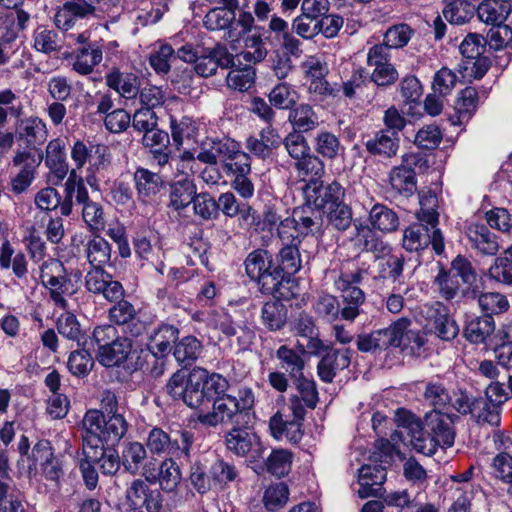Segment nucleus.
Returning a JSON list of instances; mask_svg holds the SVG:
<instances>
[{
	"mask_svg": "<svg viewBox=\"0 0 512 512\" xmlns=\"http://www.w3.org/2000/svg\"><path fill=\"white\" fill-rule=\"evenodd\" d=\"M100 410H88L82 420V440L99 438V444L115 446L128 432L129 423L124 407L119 405L118 397L110 390L101 395Z\"/></svg>",
	"mask_w": 512,
	"mask_h": 512,
	"instance_id": "1",
	"label": "nucleus"
},
{
	"mask_svg": "<svg viewBox=\"0 0 512 512\" xmlns=\"http://www.w3.org/2000/svg\"><path fill=\"white\" fill-rule=\"evenodd\" d=\"M254 394L251 389L238 391V396L228 395L214 401L212 411L199 413L197 420L206 427L217 425H249L252 422Z\"/></svg>",
	"mask_w": 512,
	"mask_h": 512,
	"instance_id": "2",
	"label": "nucleus"
},
{
	"mask_svg": "<svg viewBox=\"0 0 512 512\" xmlns=\"http://www.w3.org/2000/svg\"><path fill=\"white\" fill-rule=\"evenodd\" d=\"M193 442L194 435L188 430L169 434L155 427L150 430L146 445L152 454H165L168 458H177L180 464H184L190 462Z\"/></svg>",
	"mask_w": 512,
	"mask_h": 512,
	"instance_id": "3",
	"label": "nucleus"
},
{
	"mask_svg": "<svg viewBox=\"0 0 512 512\" xmlns=\"http://www.w3.org/2000/svg\"><path fill=\"white\" fill-rule=\"evenodd\" d=\"M324 213L325 211H321L305 201V204L293 210L291 218L287 217L282 222V228L279 230L280 239L285 243L289 242L290 238L299 239V236L320 233Z\"/></svg>",
	"mask_w": 512,
	"mask_h": 512,
	"instance_id": "4",
	"label": "nucleus"
},
{
	"mask_svg": "<svg viewBox=\"0 0 512 512\" xmlns=\"http://www.w3.org/2000/svg\"><path fill=\"white\" fill-rule=\"evenodd\" d=\"M410 324L408 318H400L387 328L359 334L356 339L357 349L364 353H377L390 346L400 347L405 343L407 327Z\"/></svg>",
	"mask_w": 512,
	"mask_h": 512,
	"instance_id": "5",
	"label": "nucleus"
},
{
	"mask_svg": "<svg viewBox=\"0 0 512 512\" xmlns=\"http://www.w3.org/2000/svg\"><path fill=\"white\" fill-rule=\"evenodd\" d=\"M403 247L407 251L417 252L432 244L436 254L444 251V239L440 229L432 228L425 222L414 223L404 230Z\"/></svg>",
	"mask_w": 512,
	"mask_h": 512,
	"instance_id": "6",
	"label": "nucleus"
},
{
	"mask_svg": "<svg viewBox=\"0 0 512 512\" xmlns=\"http://www.w3.org/2000/svg\"><path fill=\"white\" fill-rule=\"evenodd\" d=\"M305 201L321 211L333 208L343 201L344 189L340 183L333 181H310L304 187Z\"/></svg>",
	"mask_w": 512,
	"mask_h": 512,
	"instance_id": "7",
	"label": "nucleus"
},
{
	"mask_svg": "<svg viewBox=\"0 0 512 512\" xmlns=\"http://www.w3.org/2000/svg\"><path fill=\"white\" fill-rule=\"evenodd\" d=\"M42 155L32 150H19L12 159L14 167L20 170L11 180V189L14 193L20 194L24 192L33 182L35 172L41 164Z\"/></svg>",
	"mask_w": 512,
	"mask_h": 512,
	"instance_id": "8",
	"label": "nucleus"
},
{
	"mask_svg": "<svg viewBox=\"0 0 512 512\" xmlns=\"http://www.w3.org/2000/svg\"><path fill=\"white\" fill-rule=\"evenodd\" d=\"M82 454L91 460H95L103 475H115L122 464L117 450L113 446L104 447L103 444H99V438L97 437L83 441Z\"/></svg>",
	"mask_w": 512,
	"mask_h": 512,
	"instance_id": "9",
	"label": "nucleus"
},
{
	"mask_svg": "<svg viewBox=\"0 0 512 512\" xmlns=\"http://www.w3.org/2000/svg\"><path fill=\"white\" fill-rule=\"evenodd\" d=\"M87 290L94 294H102L110 301H116L124 296V289L119 281L113 280L112 276L103 268L93 267L85 276Z\"/></svg>",
	"mask_w": 512,
	"mask_h": 512,
	"instance_id": "10",
	"label": "nucleus"
},
{
	"mask_svg": "<svg viewBox=\"0 0 512 512\" xmlns=\"http://www.w3.org/2000/svg\"><path fill=\"white\" fill-rule=\"evenodd\" d=\"M423 429L440 443V448L451 447L454 444L455 431L453 419L449 414L442 413L440 410L426 413Z\"/></svg>",
	"mask_w": 512,
	"mask_h": 512,
	"instance_id": "11",
	"label": "nucleus"
},
{
	"mask_svg": "<svg viewBox=\"0 0 512 512\" xmlns=\"http://www.w3.org/2000/svg\"><path fill=\"white\" fill-rule=\"evenodd\" d=\"M94 11L95 7L92 1L69 0L58 9L54 22L59 29L68 31L76 27L84 18L93 15Z\"/></svg>",
	"mask_w": 512,
	"mask_h": 512,
	"instance_id": "12",
	"label": "nucleus"
},
{
	"mask_svg": "<svg viewBox=\"0 0 512 512\" xmlns=\"http://www.w3.org/2000/svg\"><path fill=\"white\" fill-rule=\"evenodd\" d=\"M177 461V458H166L160 463L158 473L145 467L142 475L149 483L157 482L163 492L173 493L177 490L182 480L181 470Z\"/></svg>",
	"mask_w": 512,
	"mask_h": 512,
	"instance_id": "13",
	"label": "nucleus"
},
{
	"mask_svg": "<svg viewBox=\"0 0 512 512\" xmlns=\"http://www.w3.org/2000/svg\"><path fill=\"white\" fill-rule=\"evenodd\" d=\"M32 457L35 462H39L42 474L47 480L57 484L63 477L62 462L54 455L48 440H40L35 444L32 449Z\"/></svg>",
	"mask_w": 512,
	"mask_h": 512,
	"instance_id": "14",
	"label": "nucleus"
},
{
	"mask_svg": "<svg viewBox=\"0 0 512 512\" xmlns=\"http://www.w3.org/2000/svg\"><path fill=\"white\" fill-rule=\"evenodd\" d=\"M334 285L340 292L344 304L341 309V319L353 322L360 315V307L365 302L364 291L358 286H352L344 278H336Z\"/></svg>",
	"mask_w": 512,
	"mask_h": 512,
	"instance_id": "15",
	"label": "nucleus"
},
{
	"mask_svg": "<svg viewBox=\"0 0 512 512\" xmlns=\"http://www.w3.org/2000/svg\"><path fill=\"white\" fill-rule=\"evenodd\" d=\"M427 320L434 333L442 340H453L459 332L455 320L449 315V309L441 302H435L426 310Z\"/></svg>",
	"mask_w": 512,
	"mask_h": 512,
	"instance_id": "16",
	"label": "nucleus"
},
{
	"mask_svg": "<svg viewBox=\"0 0 512 512\" xmlns=\"http://www.w3.org/2000/svg\"><path fill=\"white\" fill-rule=\"evenodd\" d=\"M353 351L350 348L332 349L327 348L317 365L319 378L326 383H331L338 370H343L350 365Z\"/></svg>",
	"mask_w": 512,
	"mask_h": 512,
	"instance_id": "17",
	"label": "nucleus"
},
{
	"mask_svg": "<svg viewBox=\"0 0 512 512\" xmlns=\"http://www.w3.org/2000/svg\"><path fill=\"white\" fill-rule=\"evenodd\" d=\"M218 329L227 337H235L239 350L247 349L254 338V331L241 319V315L235 317L223 314L217 321Z\"/></svg>",
	"mask_w": 512,
	"mask_h": 512,
	"instance_id": "18",
	"label": "nucleus"
},
{
	"mask_svg": "<svg viewBox=\"0 0 512 512\" xmlns=\"http://www.w3.org/2000/svg\"><path fill=\"white\" fill-rule=\"evenodd\" d=\"M78 199L84 223L92 234H99L106 226V215L102 204L92 200L88 191L78 193Z\"/></svg>",
	"mask_w": 512,
	"mask_h": 512,
	"instance_id": "19",
	"label": "nucleus"
},
{
	"mask_svg": "<svg viewBox=\"0 0 512 512\" xmlns=\"http://www.w3.org/2000/svg\"><path fill=\"white\" fill-rule=\"evenodd\" d=\"M247 427L248 425H236L225 434L227 449L237 456L247 455L254 447L260 448L259 437L247 431Z\"/></svg>",
	"mask_w": 512,
	"mask_h": 512,
	"instance_id": "20",
	"label": "nucleus"
},
{
	"mask_svg": "<svg viewBox=\"0 0 512 512\" xmlns=\"http://www.w3.org/2000/svg\"><path fill=\"white\" fill-rule=\"evenodd\" d=\"M106 85L126 100L134 99L140 88V79L134 73L122 72L113 68L105 76Z\"/></svg>",
	"mask_w": 512,
	"mask_h": 512,
	"instance_id": "21",
	"label": "nucleus"
},
{
	"mask_svg": "<svg viewBox=\"0 0 512 512\" xmlns=\"http://www.w3.org/2000/svg\"><path fill=\"white\" fill-rule=\"evenodd\" d=\"M400 146V136L390 131L379 130L365 143L369 154L382 158L396 156Z\"/></svg>",
	"mask_w": 512,
	"mask_h": 512,
	"instance_id": "22",
	"label": "nucleus"
},
{
	"mask_svg": "<svg viewBox=\"0 0 512 512\" xmlns=\"http://www.w3.org/2000/svg\"><path fill=\"white\" fill-rule=\"evenodd\" d=\"M511 12V0H483L477 7L479 20L487 25L503 24Z\"/></svg>",
	"mask_w": 512,
	"mask_h": 512,
	"instance_id": "23",
	"label": "nucleus"
},
{
	"mask_svg": "<svg viewBox=\"0 0 512 512\" xmlns=\"http://www.w3.org/2000/svg\"><path fill=\"white\" fill-rule=\"evenodd\" d=\"M19 140L26 143L27 149L37 153L36 146L41 145L47 138L46 124L37 117L22 120L17 127Z\"/></svg>",
	"mask_w": 512,
	"mask_h": 512,
	"instance_id": "24",
	"label": "nucleus"
},
{
	"mask_svg": "<svg viewBox=\"0 0 512 512\" xmlns=\"http://www.w3.org/2000/svg\"><path fill=\"white\" fill-rule=\"evenodd\" d=\"M222 6L212 8L204 17V26L212 31L229 28L235 20L238 0H221Z\"/></svg>",
	"mask_w": 512,
	"mask_h": 512,
	"instance_id": "25",
	"label": "nucleus"
},
{
	"mask_svg": "<svg viewBox=\"0 0 512 512\" xmlns=\"http://www.w3.org/2000/svg\"><path fill=\"white\" fill-rule=\"evenodd\" d=\"M138 197L141 201L152 200L163 187L162 177L146 168L138 167L133 175Z\"/></svg>",
	"mask_w": 512,
	"mask_h": 512,
	"instance_id": "26",
	"label": "nucleus"
},
{
	"mask_svg": "<svg viewBox=\"0 0 512 512\" xmlns=\"http://www.w3.org/2000/svg\"><path fill=\"white\" fill-rule=\"evenodd\" d=\"M471 246L483 255L494 256L499 251L497 236L485 225H471L466 231Z\"/></svg>",
	"mask_w": 512,
	"mask_h": 512,
	"instance_id": "27",
	"label": "nucleus"
},
{
	"mask_svg": "<svg viewBox=\"0 0 512 512\" xmlns=\"http://www.w3.org/2000/svg\"><path fill=\"white\" fill-rule=\"evenodd\" d=\"M179 331L172 325L163 324L149 336L148 350L156 358H162L171 351V343L178 338Z\"/></svg>",
	"mask_w": 512,
	"mask_h": 512,
	"instance_id": "28",
	"label": "nucleus"
},
{
	"mask_svg": "<svg viewBox=\"0 0 512 512\" xmlns=\"http://www.w3.org/2000/svg\"><path fill=\"white\" fill-rule=\"evenodd\" d=\"M355 244L361 251L371 252L376 258L387 255L390 251L389 246L382 238L369 226H356Z\"/></svg>",
	"mask_w": 512,
	"mask_h": 512,
	"instance_id": "29",
	"label": "nucleus"
},
{
	"mask_svg": "<svg viewBox=\"0 0 512 512\" xmlns=\"http://www.w3.org/2000/svg\"><path fill=\"white\" fill-rule=\"evenodd\" d=\"M132 349V341L127 337L119 336L115 342L98 351V361L106 367L122 364L128 358Z\"/></svg>",
	"mask_w": 512,
	"mask_h": 512,
	"instance_id": "30",
	"label": "nucleus"
},
{
	"mask_svg": "<svg viewBox=\"0 0 512 512\" xmlns=\"http://www.w3.org/2000/svg\"><path fill=\"white\" fill-rule=\"evenodd\" d=\"M204 376V369H193L188 375V382L186 383L185 390L180 400L191 408L197 409L207 404L202 386Z\"/></svg>",
	"mask_w": 512,
	"mask_h": 512,
	"instance_id": "31",
	"label": "nucleus"
},
{
	"mask_svg": "<svg viewBox=\"0 0 512 512\" xmlns=\"http://www.w3.org/2000/svg\"><path fill=\"white\" fill-rule=\"evenodd\" d=\"M389 183L394 193L403 198H409L417 189L415 170L401 166L394 167L389 173Z\"/></svg>",
	"mask_w": 512,
	"mask_h": 512,
	"instance_id": "32",
	"label": "nucleus"
},
{
	"mask_svg": "<svg viewBox=\"0 0 512 512\" xmlns=\"http://www.w3.org/2000/svg\"><path fill=\"white\" fill-rule=\"evenodd\" d=\"M196 194V185L188 178L174 181L169 188V207L180 211L188 207Z\"/></svg>",
	"mask_w": 512,
	"mask_h": 512,
	"instance_id": "33",
	"label": "nucleus"
},
{
	"mask_svg": "<svg viewBox=\"0 0 512 512\" xmlns=\"http://www.w3.org/2000/svg\"><path fill=\"white\" fill-rule=\"evenodd\" d=\"M302 421H297V419L283 418V415L277 412L273 415L269 422V427L272 432V435L275 438H282L285 436L289 441L293 443H297L302 438Z\"/></svg>",
	"mask_w": 512,
	"mask_h": 512,
	"instance_id": "34",
	"label": "nucleus"
},
{
	"mask_svg": "<svg viewBox=\"0 0 512 512\" xmlns=\"http://www.w3.org/2000/svg\"><path fill=\"white\" fill-rule=\"evenodd\" d=\"M405 428L409 430L410 443L417 452L428 456L436 453L440 443L432 435L427 434L418 421L409 419Z\"/></svg>",
	"mask_w": 512,
	"mask_h": 512,
	"instance_id": "35",
	"label": "nucleus"
},
{
	"mask_svg": "<svg viewBox=\"0 0 512 512\" xmlns=\"http://www.w3.org/2000/svg\"><path fill=\"white\" fill-rule=\"evenodd\" d=\"M495 330V321L490 315L474 317L467 321L464 336L475 344L484 343L485 340L493 334Z\"/></svg>",
	"mask_w": 512,
	"mask_h": 512,
	"instance_id": "36",
	"label": "nucleus"
},
{
	"mask_svg": "<svg viewBox=\"0 0 512 512\" xmlns=\"http://www.w3.org/2000/svg\"><path fill=\"white\" fill-rule=\"evenodd\" d=\"M81 191L88 190L84 184L83 178H78L76 170L73 169L64 185V198L63 200L60 199L59 208L62 215H71L74 204L79 206L78 193L80 194Z\"/></svg>",
	"mask_w": 512,
	"mask_h": 512,
	"instance_id": "37",
	"label": "nucleus"
},
{
	"mask_svg": "<svg viewBox=\"0 0 512 512\" xmlns=\"http://www.w3.org/2000/svg\"><path fill=\"white\" fill-rule=\"evenodd\" d=\"M369 221L374 229L384 233L394 232L399 227L397 213L383 204H375L369 213Z\"/></svg>",
	"mask_w": 512,
	"mask_h": 512,
	"instance_id": "38",
	"label": "nucleus"
},
{
	"mask_svg": "<svg viewBox=\"0 0 512 512\" xmlns=\"http://www.w3.org/2000/svg\"><path fill=\"white\" fill-rule=\"evenodd\" d=\"M289 121L294 127V132L299 134L312 131L319 125L318 115L312 106L305 103L298 105L290 111Z\"/></svg>",
	"mask_w": 512,
	"mask_h": 512,
	"instance_id": "39",
	"label": "nucleus"
},
{
	"mask_svg": "<svg viewBox=\"0 0 512 512\" xmlns=\"http://www.w3.org/2000/svg\"><path fill=\"white\" fill-rule=\"evenodd\" d=\"M289 241H291V243L284 244L279 252L278 268L290 278L291 275L296 274L300 270L302 259L299 252L301 240L290 238Z\"/></svg>",
	"mask_w": 512,
	"mask_h": 512,
	"instance_id": "40",
	"label": "nucleus"
},
{
	"mask_svg": "<svg viewBox=\"0 0 512 512\" xmlns=\"http://www.w3.org/2000/svg\"><path fill=\"white\" fill-rule=\"evenodd\" d=\"M94 235L86 244L85 254L92 267L103 268L110 262L111 246L103 237Z\"/></svg>",
	"mask_w": 512,
	"mask_h": 512,
	"instance_id": "41",
	"label": "nucleus"
},
{
	"mask_svg": "<svg viewBox=\"0 0 512 512\" xmlns=\"http://www.w3.org/2000/svg\"><path fill=\"white\" fill-rule=\"evenodd\" d=\"M404 257L402 255H389L385 258L379 268V276L384 280L394 283L393 290L400 291L403 282Z\"/></svg>",
	"mask_w": 512,
	"mask_h": 512,
	"instance_id": "42",
	"label": "nucleus"
},
{
	"mask_svg": "<svg viewBox=\"0 0 512 512\" xmlns=\"http://www.w3.org/2000/svg\"><path fill=\"white\" fill-rule=\"evenodd\" d=\"M112 163V154L108 145L99 143L95 148V154L92 157V161L87 166V183L92 186L98 181L97 176L107 171Z\"/></svg>",
	"mask_w": 512,
	"mask_h": 512,
	"instance_id": "43",
	"label": "nucleus"
},
{
	"mask_svg": "<svg viewBox=\"0 0 512 512\" xmlns=\"http://www.w3.org/2000/svg\"><path fill=\"white\" fill-rule=\"evenodd\" d=\"M256 281L261 286L262 293L271 294L275 297H285L282 288L285 283L290 282V278L278 267H271Z\"/></svg>",
	"mask_w": 512,
	"mask_h": 512,
	"instance_id": "44",
	"label": "nucleus"
},
{
	"mask_svg": "<svg viewBox=\"0 0 512 512\" xmlns=\"http://www.w3.org/2000/svg\"><path fill=\"white\" fill-rule=\"evenodd\" d=\"M146 457L147 451L143 444L137 441L128 442L124 445L121 454L124 470L131 475H136Z\"/></svg>",
	"mask_w": 512,
	"mask_h": 512,
	"instance_id": "45",
	"label": "nucleus"
},
{
	"mask_svg": "<svg viewBox=\"0 0 512 512\" xmlns=\"http://www.w3.org/2000/svg\"><path fill=\"white\" fill-rule=\"evenodd\" d=\"M468 293L472 298H477L481 310L486 312V315L500 314L509 309V302L506 296L501 293L487 292L478 294L475 289Z\"/></svg>",
	"mask_w": 512,
	"mask_h": 512,
	"instance_id": "46",
	"label": "nucleus"
},
{
	"mask_svg": "<svg viewBox=\"0 0 512 512\" xmlns=\"http://www.w3.org/2000/svg\"><path fill=\"white\" fill-rule=\"evenodd\" d=\"M473 406L471 415L476 419L477 423L499 426L501 417L498 405L492 403L487 398L480 397L474 399Z\"/></svg>",
	"mask_w": 512,
	"mask_h": 512,
	"instance_id": "47",
	"label": "nucleus"
},
{
	"mask_svg": "<svg viewBox=\"0 0 512 512\" xmlns=\"http://www.w3.org/2000/svg\"><path fill=\"white\" fill-rule=\"evenodd\" d=\"M34 48L42 53L50 54L61 50L63 43L55 30L46 26H38L33 32Z\"/></svg>",
	"mask_w": 512,
	"mask_h": 512,
	"instance_id": "48",
	"label": "nucleus"
},
{
	"mask_svg": "<svg viewBox=\"0 0 512 512\" xmlns=\"http://www.w3.org/2000/svg\"><path fill=\"white\" fill-rule=\"evenodd\" d=\"M294 168L298 176L303 180H308V182L319 181L325 173L323 161L312 152L294 162Z\"/></svg>",
	"mask_w": 512,
	"mask_h": 512,
	"instance_id": "49",
	"label": "nucleus"
},
{
	"mask_svg": "<svg viewBox=\"0 0 512 512\" xmlns=\"http://www.w3.org/2000/svg\"><path fill=\"white\" fill-rule=\"evenodd\" d=\"M443 17L451 24L461 25L474 15V7L466 0H449L442 10Z\"/></svg>",
	"mask_w": 512,
	"mask_h": 512,
	"instance_id": "50",
	"label": "nucleus"
},
{
	"mask_svg": "<svg viewBox=\"0 0 512 512\" xmlns=\"http://www.w3.org/2000/svg\"><path fill=\"white\" fill-rule=\"evenodd\" d=\"M276 356L280 360L281 368L288 372L292 380L304 375L305 362L297 352L282 345L278 348Z\"/></svg>",
	"mask_w": 512,
	"mask_h": 512,
	"instance_id": "51",
	"label": "nucleus"
},
{
	"mask_svg": "<svg viewBox=\"0 0 512 512\" xmlns=\"http://www.w3.org/2000/svg\"><path fill=\"white\" fill-rule=\"evenodd\" d=\"M201 351V342L194 336H187L175 345L173 355L177 362L187 366L199 357Z\"/></svg>",
	"mask_w": 512,
	"mask_h": 512,
	"instance_id": "52",
	"label": "nucleus"
},
{
	"mask_svg": "<svg viewBox=\"0 0 512 512\" xmlns=\"http://www.w3.org/2000/svg\"><path fill=\"white\" fill-rule=\"evenodd\" d=\"M298 99V92L287 82L278 83L269 93L270 104L278 109H292Z\"/></svg>",
	"mask_w": 512,
	"mask_h": 512,
	"instance_id": "53",
	"label": "nucleus"
},
{
	"mask_svg": "<svg viewBox=\"0 0 512 512\" xmlns=\"http://www.w3.org/2000/svg\"><path fill=\"white\" fill-rule=\"evenodd\" d=\"M314 149L323 158L335 159L343 150L339 138L329 131H320L314 139Z\"/></svg>",
	"mask_w": 512,
	"mask_h": 512,
	"instance_id": "54",
	"label": "nucleus"
},
{
	"mask_svg": "<svg viewBox=\"0 0 512 512\" xmlns=\"http://www.w3.org/2000/svg\"><path fill=\"white\" fill-rule=\"evenodd\" d=\"M103 58L102 50L98 47H83L79 49L73 63V69L80 75H88L93 72Z\"/></svg>",
	"mask_w": 512,
	"mask_h": 512,
	"instance_id": "55",
	"label": "nucleus"
},
{
	"mask_svg": "<svg viewBox=\"0 0 512 512\" xmlns=\"http://www.w3.org/2000/svg\"><path fill=\"white\" fill-rule=\"evenodd\" d=\"M271 257L268 251L257 249L248 254L245 259L244 265L246 274L252 279L257 280L269 268L272 267Z\"/></svg>",
	"mask_w": 512,
	"mask_h": 512,
	"instance_id": "56",
	"label": "nucleus"
},
{
	"mask_svg": "<svg viewBox=\"0 0 512 512\" xmlns=\"http://www.w3.org/2000/svg\"><path fill=\"white\" fill-rule=\"evenodd\" d=\"M261 313L264 325L270 330H279L286 323L287 308L280 301L266 302Z\"/></svg>",
	"mask_w": 512,
	"mask_h": 512,
	"instance_id": "57",
	"label": "nucleus"
},
{
	"mask_svg": "<svg viewBox=\"0 0 512 512\" xmlns=\"http://www.w3.org/2000/svg\"><path fill=\"white\" fill-rule=\"evenodd\" d=\"M292 453L287 449L272 450L265 461L266 469L276 477H283L291 470Z\"/></svg>",
	"mask_w": 512,
	"mask_h": 512,
	"instance_id": "58",
	"label": "nucleus"
},
{
	"mask_svg": "<svg viewBox=\"0 0 512 512\" xmlns=\"http://www.w3.org/2000/svg\"><path fill=\"white\" fill-rule=\"evenodd\" d=\"M203 378L202 386L207 403L212 402L213 404L217 399L228 396L226 392L229 388V383L222 375L216 373L208 375V372L205 370Z\"/></svg>",
	"mask_w": 512,
	"mask_h": 512,
	"instance_id": "59",
	"label": "nucleus"
},
{
	"mask_svg": "<svg viewBox=\"0 0 512 512\" xmlns=\"http://www.w3.org/2000/svg\"><path fill=\"white\" fill-rule=\"evenodd\" d=\"M300 68L306 81L327 77L329 73L327 62L318 54L306 56Z\"/></svg>",
	"mask_w": 512,
	"mask_h": 512,
	"instance_id": "60",
	"label": "nucleus"
},
{
	"mask_svg": "<svg viewBox=\"0 0 512 512\" xmlns=\"http://www.w3.org/2000/svg\"><path fill=\"white\" fill-rule=\"evenodd\" d=\"M255 70L247 64L243 68H233L227 75V85L238 91H247L254 83Z\"/></svg>",
	"mask_w": 512,
	"mask_h": 512,
	"instance_id": "61",
	"label": "nucleus"
},
{
	"mask_svg": "<svg viewBox=\"0 0 512 512\" xmlns=\"http://www.w3.org/2000/svg\"><path fill=\"white\" fill-rule=\"evenodd\" d=\"M490 279L508 286H512V257L507 255V251L500 257H497L494 264L488 270Z\"/></svg>",
	"mask_w": 512,
	"mask_h": 512,
	"instance_id": "62",
	"label": "nucleus"
},
{
	"mask_svg": "<svg viewBox=\"0 0 512 512\" xmlns=\"http://www.w3.org/2000/svg\"><path fill=\"white\" fill-rule=\"evenodd\" d=\"M67 366L73 375L81 377L87 375L92 370L94 360L90 352L82 348L71 352Z\"/></svg>",
	"mask_w": 512,
	"mask_h": 512,
	"instance_id": "63",
	"label": "nucleus"
},
{
	"mask_svg": "<svg viewBox=\"0 0 512 512\" xmlns=\"http://www.w3.org/2000/svg\"><path fill=\"white\" fill-rule=\"evenodd\" d=\"M57 330L60 335L68 340L76 341L78 345L81 344V339L83 338L82 329L74 314L66 312L59 316Z\"/></svg>",
	"mask_w": 512,
	"mask_h": 512,
	"instance_id": "64",
	"label": "nucleus"
}]
</instances>
